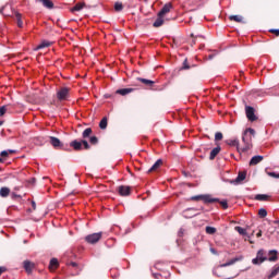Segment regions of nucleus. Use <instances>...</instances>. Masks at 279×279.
Masks as SVG:
<instances>
[{
	"instance_id": "57",
	"label": "nucleus",
	"mask_w": 279,
	"mask_h": 279,
	"mask_svg": "<svg viewBox=\"0 0 279 279\" xmlns=\"http://www.w3.org/2000/svg\"><path fill=\"white\" fill-rule=\"evenodd\" d=\"M0 125H3V121H0Z\"/></svg>"
},
{
	"instance_id": "38",
	"label": "nucleus",
	"mask_w": 279,
	"mask_h": 279,
	"mask_svg": "<svg viewBox=\"0 0 279 279\" xmlns=\"http://www.w3.org/2000/svg\"><path fill=\"white\" fill-rule=\"evenodd\" d=\"M114 10H116V12H121L123 10V3L116 2L114 3Z\"/></svg>"
},
{
	"instance_id": "40",
	"label": "nucleus",
	"mask_w": 279,
	"mask_h": 279,
	"mask_svg": "<svg viewBox=\"0 0 279 279\" xmlns=\"http://www.w3.org/2000/svg\"><path fill=\"white\" fill-rule=\"evenodd\" d=\"M89 143H90L92 145H97V143H99V140L97 138V136H92V137L89 138Z\"/></svg>"
},
{
	"instance_id": "18",
	"label": "nucleus",
	"mask_w": 279,
	"mask_h": 279,
	"mask_svg": "<svg viewBox=\"0 0 279 279\" xmlns=\"http://www.w3.org/2000/svg\"><path fill=\"white\" fill-rule=\"evenodd\" d=\"M239 260H243V256L232 258L231 260L223 264L222 267H230V265H234V263H239Z\"/></svg>"
},
{
	"instance_id": "37",
	"label": "nucleus",
	"mask_w": 279,
	"mask_h": 279,
	"mask_svg": "<svg viewBox=\"0 0 279 279\" xmlns=\"http://www.w3.org/2000/svg\"><path fill=\"white\" fill-rule=\"evenodd\" d=\"M258 216H259L262 219H265V217H267V209L260 208V209L258 210Z\"/></svg>"
},
{
	"instance_id": "39",
	"label": "nucleus",
	"mask_w": 279,
	"mask_h": 279,
	"mask_svg": "<svg viewBox=\"0 0 279 279\" xmlns=\"http://www.w3.org/2000/svg\"><path fill=\"white\" fill-rule=\"evenodd\" d=\"M8 106H2L0 107V117H3V114H5V112H8Z\"/></svg>"
},
{
	"instance_id": "21",
	"label": "nucleus",
	"mask_w": 279,
	"mask_h": 279,
	"mask_svg": "<svg viewBox=\"0 0 279 279\" xmlns=\"http://www.w3.org/2000/svg\"><path fill=\"white\" fill-rule=\"evenodd\" d=\"M163 24H165V20L162 19V16H160V14H158V17L154 22L153 26L162 27Z\"/></svg>"
},
{
	"instance_id": "12",
	"label": "nucleus",
	"mask_w": 279,
	"mask_h": 279,
	"mask_svg": "<svg viewBox=\"0 0 279 279\" xmlns=\"http://www.w3.org/2000/svg\"><path fill=\"white\" fill-rule=\"evenodd\" d=\"M10 154H16V150L14 149H8V150H2L0 153V162H3V160H5L8 158V156H10Z\"/></svg>"
},
{
	"instance_id": "13",
	"label": "nucleus",
	"mask_w": 279,
	"mask_h": 279,
	"mask_svg": "<svg viewBox=\"0 0 279 279\" xmlns=\"http://www.w3.org/2000/svg\"><path fill=\"white\" fill-rule=\"evenodd\" d=\"M264 157L260 155L254 156L252 157V159L250 160V166L254 167L255 165H258L259 162H263Z\"/></svg>"
},
{
	"instance_id": "47",
	"label": "nucleus",
	"mask_w": 279,
	"mask_h": 279,
	"mask_svg": "<svg viewBox=\"0 0 279 279\" xmlns=\"http://www.w3.org/2000/svg\"><path fill=\"white\" fill-rule=\"evenodd\" d=\"M154 278H156V279H162V275L161 274H154Z\"/></svg>"
},
{
	"instance_id": "51",
	"label": "nucleus",
	"mask_w": 279,
	"mask_h": 279,
	"mask_svg": "<svg viewBox=\"0 0 279 279\" xmlns=\"http://www.w3.org/2000/svg\"><path fill=\"white\" fill-rule=\"evenodd\" d=\"M5 271V267H0V276Z\"/></svg>"
},
{
	"instance_id": "36",
	"label": "nucleus",
	"mask_w": 279,
	"mask_h": 279,
	"mask_svg": "<svg viewBox=\"0 0 279 279\" xmlns=\"http://www.w3.org/2000/svg\"><path fill=\"white\" fill-rule=\"evenodd\" d=\"M235 232L240 233L242 236L247 234V230L243 229L242 227H235Z\"/></svg>"
},
{
	"instance_id": "52",
	"label": "nucleus",
	"mask_w": 279,
	"mask_h": 279,
	"mask_svg": "<svg viewBox=\"0 0 279 279\" xmlns=\"http://www.w3.org/2000/svg\"><path fill=\"white\" fill-rule=\"evenodd\" d=\"M211 254H217V250H215L214 247L210 248Z\"/></svg>"
},
{
	"instance_id": "11",
	"label": "nucleus",
	"mask_w": 279,
	"mask_h": 279,
	"mask_svg": "<svg viewBox=\"0 0 279 279\" xmlns=\"http://www.w3.org/2000/svg\"><path fill=\"white\" fill-rule=\"evenodd\" d=\"M173 8V4L171 3H166L161 10L159 11V16H165V14H169L171 12V9Z\"/></svg>"
},
{
	"instance_id": "50",
	"label": "nucleus",
	"mask_w": 279,
	"mask_h": 279,
	"mask_svg": "<svg viewBox=\"0 0 279 279\" xmlns=\"http://www.w3.org/2000/svg\"><path fill=\"white\" fill-rule=\"evenodd\" d=\"M70 265H71V267H77V263H75V262H71Z\"/></svg>"
},
{
	"instance_id": "4",
	"label": "nucleus",
	"mask_w": 279,
	"mask_h": 279,
	"mask_svg": "<svg viewBox=\"0 0 279 279\" xmlns=\"http://www.w3.org/2000/svg\"><path fill=\"white\" fill-rule=\"evenodd\" d=\"M102 234H104L102 232L88 234L85 236V241H86V243H89L90 245H95V243H99Z\"/></svg>"
},
{
	"instance_id": "8",
	"label": "nucleus",
	"mask_w": 279,
	"mask_h": 279,
	"mask_svg": "<svg viewBox=\"0 0 279 279\" xmlns=\"http://www.w3.org/2000/svg\"><path fill=\"white\" fill-rule=\"evenodd\" d=\"M49 141H50V145H52L54 149H62V147H64V144H62L60 138L56 136H49Z\"/></svg>"
},
{
	"instance_id": "27",
	"label": "nucleus",
	"mask_w": 279,
	"mask_h": 279,
	"mask_svg": "<svg viewBox=\"0 0 279 279\" xmlns=\"http://www.w3.org/2000/svg\"><path fill=\"white\" fill-rule=\"evenodd\" d=\"M132 90H134V89H132V88H121V89L117 90V94L125 96V95H130V93H132Z\"/></svg>"
},
{
	"instance_id": "53",
	"label": "nucleus",
	"mask_w": 279,
	"mask_h": 279,
	"mask_svg": "<svg viewBox=\"0 0 279 279\" xmlns=\"http://www.w3.org/2000/svg\"><path fill=\"white\" fill-rule=\"evenodd\" d=\"M12 197H13V198H14V197H21V195L13 193V194H12Z\"/></svg>"
},
{
	"instance_id": "42",
	"label": "nucleus",
	"mask_w": 279,
	"mask_h": 279,
	"mask_svg": "<svg viewBox=\"0 0 279 279\" xmlns=\"http://www.w3.org/2000/svg\"><path fill=\"white\" fill-rule=\"evenodd\" d=\"M223 138V134L221 132H217L215 134V141H221Z\"/></svg>"
},
{
	"instance_id": "3",
	"label": "nucleus",
	"mask_w": 279,
	"mask_h": 279,
	"mask_svg": "<svg viewBox=\"0 0 279 279\" xmlns=\"http://www.w3.org/2000/svg\"><path fill=\"white\" fill-rule=\"evenodd\" d=\"M82 145H83L84 149H90V145L85 140H83L81 142L77 140H74L70 143V147H73V149H75V151H80V149H82Z\"/></svg>"
},
{
	"instance_id": "24",
	"label": "nucleus",
	"mask_w": 279,
	"mask_h": 279,
	"mask_svg": "<svg viewBox=\"0 0 279 279\" xmlns=\"http://www.w3.org/2000/svg\"><path fill=\"white\" fill-rule=\"evenodd\" d=\"M255 199L257 202H267V199H269V195H267V194H257V195H255Z\"/></svg>"
},
{
	"instance_id": "29",
	"label": "nucleus",
	"mask_w": 279,
	"mask_h": 279,
	"mask_svg": "<svg viewBox=\"0 0 279 279\" xmlns=\"http://www.w3.org/2000/svg\"><path fill=\"white\" fill-rule=\"evenodd\" d=\"M10 195V187H1L0 189V197H8Z\"/></svg>"
},
{
	"instance_id": "31",
	"label": "nucleus",
	"mask_w": 279,
	"mask_h": 279,
	"mask_svg": "<svg viewBox=\"0 0 279 279\" xmlns=\"http://www.w3.org/2000/svg\"><path fill=\"white\" fill-rule=\"evenodd\" d=\"M138 82H142V84H145L146 86H154V81L147 80V78H138Z\"/></svg>"
},
{
	"instance_id": "35",
	"label": "nucleus",
	"mask_w": 279,
	"mask_h": 279,
	"mask_svg": "<svg viewBox=\"0 0 279 279\" xmlns=\"http://www.w3.org/2000/svg\"><path fill=\"white\" fill-rule=\"evenodd\" d=\"M205 232H206V234H215V232H217V228H215V227H206L205 228Z\"/></svg>"
},
{
	"instance_id": "16",
	"label": "nucleus",
	"mask_w": 279,
	"mask_h": 279,
	"mask_svg": "<svg viewBox=\"0 0 279 279\" xmlns=\"http://www.w3.org/2000/svg\"><path fill=\"white\" fill-rule=\"evenodd\" d=\"M268 260L270 263H276V260H278V251H270L269 252V257H268Z\"/></svg>"
},
{
	"instance_id": "6",
	"label": "nucleus",
	"mask_w": 279,
	"mask_h": 279,
	"mask_svg": "<svg viewBox=\"0 0 279 279\" xmlns=\"http://www.w3.org/2000/svg\"><path fill=\"white\" fill-rule=\"evenodd\" d=\"M245 113H246V118L248 119V121H251V123H254V121L258 120V117H256L254 107L246 106Z\"/></svg>"
},
{
	"instance_id": "2",
	"label": "nucleus",
	"mask_w": 279,
	"mask_h": 279,
	"mask_svg": "<svg viewBox=\"0 0 279 279\" xmlns=\"http://www.w3.org/2000/svg\"><path fill=\"white\" fill-rule=\"evenodd\" d=\"M192 202H204L205 204H215V202H219V198L213 197L210 194H201V195H195L191 197Z\"/></svg>"
},
{
	"instance_id": "1",
	"label": "nucleus",
	"mask_w": 279,
	"mask_h": 279,
	"mask_svg": "<svg viewBox=\"0 0 279 279\" xmlns=\"http://www.w3.org/2000/svg\"><path fill=\"white\" fill-rule=\"evenodd\" d=\"M256 136V131L252 128L246 129L242 134V143H244V147L242 151H250L252 149V138Z\"/></svg>"
},
{
	"instance_id": "55",
	"label": "nucleus",
	"mask_w": 279,
	"mask_h": 279,
	"mask_svg": "<svg viewBox=\"0 0 279 279\" xmlns=\"http://www.w3.org/2000/svg\"><path fill=\"white\" fill-rule=\"evenodd\" d=\"M32 206H33L34 209H36V202H33Z\"/></svg>"
},
{
	"instance_id": "33",
	"label": "nucleus",
	"mask_w": 279,
	"mask_h": 279,
	"mask_svg": "<svg viewBox=\"0 0 279 279\" xmlns=\"http://www.w3.org/2000/svg\"><path fill=\"white\" fill-rule=\"evenodd\" d=\"M279 274V266H275L272 269H271V272L270 275L268 276L269 279L271 278H276V275Z\"/></svg>"
},
{
	"instance_id": "46",
	"label": "nucleus",
	"mask_w": 279,
	"mask_h": 279,
	"mask_svg": "<svg viewBox=\"0 0 279 279\" xmlns=\"http://www.w3.org/2000/svg\"><path fill=\"white\" fill-rule=\"evenodd\" d=\"M117 270H111V278L117 279L119 278V272H114Z\"/></svg>"
},
{
	"instance_id": "45",
	"label": "nucleus",
	"mask_w": 279,
	"mask_h": 279,
	"mask_svg": "<svg viewBox=\"0 0 279 279\" xmlns=\"http://www.w3.org/2000/svg\"><path fill=\"white\" fill-rule=\"evenodd\" d=\"M37 141H39V145H45V143H47V140H45V137H38Z\"/></svg>"
},
{
	"instance_id": "10",
	"label": "nucleus",
	"mask_w": 279,
	"mask_h": 279,
	"mask_svg": "<svg viewBox=\"0 0 279 279\" xmlns=\"http://www.w3.org/2000/svg\"><path fill=\"white\" fill-rule=\"evenodd\" d=\"M247 178V174L245 172H239L238 177L234 180L230 181V184H241L243 180Z\"/></svg>"
},
{
	"instance_id": "49",
	"label": "nucleus",
	"mask_w": 279,
	"mask_h": 279,
	"mask_svg": "<svg viewBox=\"0 0 279 279\" xmlns=\"http://www.w3.org/2000/svg\"><path fill=\"white\" fill-rule=\"evenodd\" d=\"M257 239H260V236H263V231H259L257 234H256Z\"/></svg>"
},
{
	"instance_id": "34",
	"label": "nucleus",
	"mask_w": 279,
	"mask_h": 279,
	"mask_svg": "<svg viewBox=\"0 0 279 279\" xmlns=\"http://www.w3.org/2000/svg\"><path fill=\"white\" fill-rule=\"evenodd\" d=\"M34 267V265L29 262V260H25L24 262V269L26 270V271H32V268Z\"/></svg>"
},
{
	"instance_id": "48",
	"label": "nucleus",
	"mask_w": 279,
	"mask_h": 279,
	"mask_svg": "<svg viewBox=\"0 0 279 279\" xmlns=\"http://www.w3.org/2000/svg\"><path fill=\"white\" fill-rule=\"evenodd\" d=\"M271 34H276V36H279V29H270Z\"/></svg>"
},
{
	"instance_id": "30",
	"label": "nucleus",
	"mask_w": 279,
	"mask_h": 279,
	"mask_svg": "<svg viewBox=\"0 0 279 279\" xmlns=\"http://www.w3.org/2000/svg\"><path fill=\"white\" fill-rule=\"evenodd\" d=\"M230 21H234L235 23H242L243 22V16L241 15H231Z\"/></svg>"
},
{
	"instance_id": "26",
	"label": "nucleus",
	"mask_w": 279,
	"mask_h": 279,
	"mask_svg": "<svg viewBox=\"0 0 279 279\" xmlns=\"http://www.w3.org/2000/svg\"><path fill=\"white\" fill-rule=\"evenodd\" d=\"M47 47H51V41L44 40L37 46V49H47Z\"/></svg>"
},
{
	"instance_id": "7",
	"label": "nucleus",
	"mask_w": 279,
	"mask_h": 279,
	"mask_svg": "<svg viewBox=\"0 0 279 279\" xmlns=\"http://www.w3.org/2000/svg\"><path fill=\"white\" fill-rule=\"evenodd\" d=\"M267 260V257H265V251L259 250L257 252V255L255 258L252 259L253 265H263Z\"/></svg>"
},
{
	"instance_id": "58",
	"label": "nucleus",
	"mask_w": 279,
	"mask_h": 279,
	"mask_svg": "<svg viewBox=\"0 0 279 279\" xmlns=\"http://www.w3.org/2000/svg\"><path fill=\"white\" fill-rule=\"evenodd\" d=\"M24 243H27V240H24Z\"/></svg>"
},
{
	"instance_id": "25",
	"label": "nucleus",
	"mask_w": 279,
	"mask_h": 279,
	"mask_svg": "<svg viewBox=\"0 0 279 279\" xmlns=\"http://www.w3.org/2000/svg\"><path fill=\"white\" fill-rule=\"evenodd\" d=\"M5 10H12V7L10 4H5L0 9V14L3 16H10V13L5 12Z\"/></svg>"
},
{
	"instance_id": "17",
	"label": "nucleus",
	"mask_w": 279,
	"mask_h": 279,
	"mask_svg": "<svg viewBox=\"0 0 279 279\" xmlns=\"http://www.w3.org/2000/svg\"><path fill=\"white\" fill-rule=\"evenodd\" d=\"M39 3H43L44 8H47L48 10L53 9V2L51 0H37Z\"/></svg>"
},
{
	"instance_id": "5",
	"label": "nucleus",
	"mask_w": 279,
	"mask_h": 279,
	"mask_svg": "<svg viewBox=\"0 0 279 279\" xmlns=\"http://www.w3.org/2000/svg\"><path fill=\"white\" fill-rule=\"evenodd\" d=\"M69 93H71V89L69 87H61L57 92V99L59 101H66V99H69Z\"/></svg>"
},
{
	"instance_id": "54",
	"label": "nucleus",
	"mask_w": 279,
	"mask_h": 279,
	"mask_svg": "<svg viewBox=\"0 0 279 279\" xmlns=\"http://www.w3.org/2000/svg\"><path fill=\"white\" fill-rule=\"evenodd\" d=\"M213 58H215L214 54H209V56H208V60H213Z\"/></svg>"
},
{
	"instance_id": "19",
	"label": "nucleus",
	"mask_w": 279,
	"mask_h": 279,
	"mask_svg": "<svg viewBox=\"0 0 279 279\" xmlns=\"http://www.w3.org/2000/svg\"><path fill=\"white\" fill-rule=\"evenodd\" d=\"M228 145H230V147H236L238 151H243V148H239V140H229L228 141Z\"/></svg>"
},
{
	"instance_id": "32",
	"label": "nucleus",
	"mask_w": 279,
	"mask_h": 279,
	"mask_svg": "<svg viewBox=\"0 0 279 279\" xmlns=\"http://www.w3.org/2000/svg\"><path fill=\"white\" fill-rule=\"evenodd\" d=\"M92 134H93V129L87 128V129H85V130L83 131L82 136H83V138H88V136H90Z\"/></svg>"
},
{
	"instance_id": "14",
	"label": "nucleus",
	"mask_w": 279,
	"mask_h": 279,
	"mask_svg": "<svg viewBox=\"0 0 279 279\" xmlns=\"http://www.w3.org/2000/svg\"><path fill=\"white\" fill-rule=\"evenodd\" d=\"M219 151H221L220 146H217L214 149H211L210 155H209V160H215V158H217Z\"/></svg>"
},
{
	"instance_id": "44",
	"label": "nucleus",
	"mask_w": 279,
	"mask_h": 279,
	"mask_svg": "<svg viewBox=\"0 0 279 279\" xmlns=\"http://www.w3.org/2000/svg\"><path fill=\"white\" fill-rule=\"evenodd\" d=\"M183 70H189L191 69V65H189V61L185 59L184 62H183V66H182Z\"/></svg>"
},
{
	"instance_id": "43",
	"label": "nucleus",
	"mask_w": 279,
	"mask_h": 279,
	"mask_svg": "<svg viewBox=\"0 0 279 279\" xmlns=\"http://www.w3.org/2000/svg\"><path fill=\"white\" fill-rule=\"evenodd\" d=\"M268 175L270 178H275V179L279 180V172H268Z\"/></svg>"
},
{
	"instance_id": "20",
	"label": "nucleus",
	"mask_w": 279,
	"mask_h": 279,
	"mask_svg": "<svg viewBox=\"0 0 279 279\" xmlns=\"http://www.w3.org/2000/svg\"><path fill=\"white\" fill-rule=\"evenodd\" d=\"M162 165V159H158L148 170V173H151V171H156L160 168V166Z\"/></svg>"
},
{
	"instance_id": "23",
	"label": "nucleus",
	"mask_w": 279,
	"mask_h": 279,
	"mask_svg": "<svg viewBox=\"0 0 279 279\" xmlns=\"http://www.w3.org/2000/svg\"><path fill=\"white\" fill-rule=\"evenodd\" d=\"M82 10H84V3L78 2L71 9V12H82Z\"/></svg>"
},
{
	"instance_id": "9",
	"label": "nucleus",
	"mask_w": 279,
	"mask_h": 279,
	"mask_svg": "<svg viewBox=\"0 0 279 279\" xmlns=\"http://www.w3.org/2000/svg\"><path fill=\"white\" fill-rule=\"evenodd\" d=\"M118 193H119V195H121V197H128V195H130V193H132V187H130L128 185H120L118 187Z\"/></svg>"
},
{
	"instance_id": "22",
	"label": "nucleus",
	"mask_w": 279,
	"mask_h": 279,
	"mask_svg": "<svg viewBox=\"0 0 279 279\" xmlns=\"http://www.w3.org/2000/svg\"><path fill=\"white\" fill-rule=\"evenodd\" d=\"M15 19H16L17 27L23 28V15L19 12H15Z\"/></svg>"
},
{
	"instance_id": "56",
	"label": "nucleus",
	"mask_w": 279,
	"mask_h": 279,
	"mask_svg": "<svg viewBox=\"0 0 279 279\" xmlns=\"http://www.w3.org/2000/svg\"><path fill=\"white\" fill-rule=\"evenodd\" d=\"M274 223H276L277 226H279V219L275 220Z\"/></svg>"
},
{
	"instance_id": "15",
	"label": "nucleus",
	"mask_w": 279,
	"mask_h": 279,
	"mask_svg": "<svg viewBox=\"0 0 279 279\" xmlns=\"http://www.w3.org/2000/svg\"><path fill=\"white\" fill-rule=\"evenodd\" d=\"M59 265L60 264L58 263V258L50 259V264H49L50 271H56V269H58Z\"/></svg>"
},
{
	"instance_id": "41",
	"label": "nucleus",
	"mask_w": 279,
	"mask_h": 279,
	"mask_svg": "<svg viewBox=\"0 0 279 279\" xmlns=\"http://www.w3.org/2000/svg\"><path fill=\"white\" fill-rule=\"evenodd\" d=\"M218 204H220V206H222L223 210H227V208H228V201H219Z\"/></svg>"
},
{
	"instance_id": "28",
	"label": "nucleus",
	"mask_w": 279,
	"mask_h": 279,
	"mask_svg": "<svg viewBox=\"0 0 279 279\" xmlns=\"http://www.w3.org/2000/svg\"><path fill=\"white\" fill-rule=\"evenodd\" d=\"M100 130H106L108 128V118L105 117L99 122Z\"/></svg>"
}]
</instances>
